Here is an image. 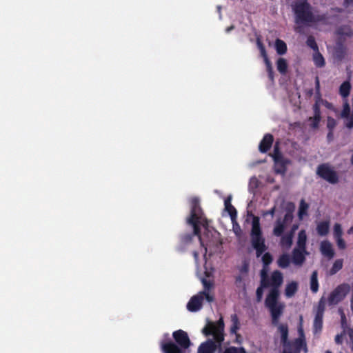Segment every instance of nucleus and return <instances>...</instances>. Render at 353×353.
Instances as JSON below:
<instances>
[{"label": "nucleus", "instance_id": "obj_1", "mask_svg": "<svg viewBox=\"0 0 353 353\" xmlns=\"http://www.w3.org/2000/svg\"><path fill=\"white\" fill-rule=\"evenodd\" d=\"M283 274L279 271H274L268 279H265L262 272V286L272 288L265 301V305L270 312L272 323L278 324L279 319L285 308V304L278 301L279 297V288L283 283Z\"/></svg>", "mask_w": 353, "mask_h": 353}, {"label": "nucleus", "instance_id": "obj_2", "mask_svg": "<svg viewBox=\"0 0 353 353\" xmlns=\"http://www.w3.org/2000/svg\"><path fill=\"white\" fill-rule=\"evenodd\" d=\"M206 253L207 248H201V254H203L201 262H204V270L203 271L202 270H198V274H199V276L205 290L192 296L189 301L187 304V308L190 312H196L199 310L201 307L204 298L208 302H212L214 300L213 296L209 292V290L213 286V281L211 279V276L213 274L214 270L210 265H208Z\"/></svg>", "mask_w": 353, "mask_h": 353}, {"label": "nucleus", "instance_id": "obj_3", "mask_svg": "<svg viewBox=\"0 0 353 353\" xmlns=\"http://www.w3.org/2000/svg\"><path fill=\"white\" fill-rule=\"evenodd\" d=\"M293 10L296 14V23L297 24H306L316 26L322 21L323 17L314 16L310 10V7L305 0H299L294 6Z\"/></svg>", "mask_w": 353, "mask_h": 353}, {"label": "nucleus", "instance_id": "obj_4", "mask_svg": "<svg viewBox=\"0 0 353 353\" xmlns=\"http://www.w3.org/2000/svg\"><path fill=\"white\" fill-rule=\"evenodd\" d=\"M187 222L193 226L195 235L199 236L200 226L207 229V221L203 216L202 212L198 205V200L196 198L191 201V215L188 218Z\"/></svg>", "mask_w": 353, "mask_h": 353}, {"label": "nucleus", "instance_id": "obj_5", "mask_svg": "<svg viewBox=\"0 0 353 353\" xmlns=\"http://www.w3.org/2000/svg\"><path fill=\"white\" fill-rule=\"evenodd\" d=\"M352 285L343 283L338 285L333 290L330 292L325 299V304L330 306H334L343 301L351 290Z\"/></svg>", "mask_w": 353, "mask_h": 353}, {"label": "nucleus", "instance_id": "obj_6", "mask_svg": "<svg viewBox=\"0 0 353 353\" xmlns=\"http://www.w3.org/2000/svg\"><path fill=\"white\" fill-rule=\"evenodd\" d=\"M251 237L252 245L256 249L257 256H259L265 251V245L261 235L259 219L257 216H254L252 219Z\"/></svg>", "mask_w": 353, "mask_h": 353}, {"label": "nucleus", "instance_id": "obj_7", "mask_svg": "<svg viewBox=\"0 0 353 353\" xmlns=\"http://www.w3.org/2000/svg\"><path fill=\"white\" fill-rule=\"evenodd\" d=\"M289 211L286 212L283 219H278L274 224L273 234L276 236L289 232L288 231V226L291 224L293 219L292 211L294 205L292 203L288 204Z\"/></svg>", "mask_w": 353, "mask_h": 353}, {"label": "nucleus", "instance_id": "obj_8", "mask_svg": "<svg viewBox=\"0 0 353 353\" xmlns=\"http://www.w3.org/2000/svg\"><path fill=\"white\" fill-rule=\"evenodd\" d=\"M223 331L224 323L221 318L216 323L208 322L202 332L206 336L212 334L217 343H221L224 340Z\"/></svg>", "mask_w": 353, "mask_h": 353}, {"label": "nucleus", "instance_id": "obj_9", "mask_svg": "<svg viewBox=\"0 0 353 353\" xmlns=\"http://www.w3.org/2000/svg\"><path fill=\"white\" fill-rule=\"evenodd\" d=\"M340 312L341 316V324L343 328V331L341 334L336 336L335 342L337 344H342L344 341H345L347 343L352 345V348L353 350V330L345 327V325L346 323L345 316L343 311H340Z\"/></svg>", "mask_w": 353, "mask_h": 353}, {"label": "nucleus", "instance_id": "obj_10", "mask_svg": "<svg viewBox=\"0 0 353 353\" xmlns=\"http://www.w3.org/2000/svg\"><path fill=\"white\" fill-rule=\"evenodd\" d=\"M317 174L327 181L334 183L337 181L338 177L336 172L327 165H320L317 169Z\"/></svg>", "mask_w": 353, "mask_h": 353}, {"label": "nucleus", "instance_id": "obj_11", "mask_svg": "<svg viewBox=\"0 0 353 353\" xmlns=\"http://www.w3.org/2000/svg\"><path fill=\"white\" fill-rule=\"evenodd\" d=\"M324 310L325 299L323 298H321L319 301L317 312L314 321V330L315 333L320 332L322 329Z\"/></svg>", "mask_w": 353, "mask_h": 353}, {"label": "nucleus", "instance_id": "obj_12", "mask_svg": "<svg viewBox=\"0 0 353 353\" xmlns=\"http://www.w3.org/2000/svg\"><path fill=\"white\" fill-rule=\"evenodd\" d=\"M272 157L274 161L275 171L277 173H283L285 170L286 165L289 163V162L283 158L276 146H275Z\"/></svg>", "mask_w": 353, "mask_h": 353}, {"label": "nucleus", "instance_id": "obj_13", "mask_svg": "<svg viewBox=\"0 0 353 353\" xmlns=\"http://www.w3.org/2000/svg\"><path fill=\"white\" fill-rule=\"evenodd\" d=\"M307 255H309V252L306 249L294 248L292 251V263L295 266L301 267L305 263Z\"/></svg>", "mask_w": 353, "mask_h": 353}, {"label": "nucleus", "instance_id": "obj_14", "mask_svg": "<svg viewBox=\"0 0 353 353\" xmlns=\"http://www.w3.org/2000/svg\"><path fill=\"white\" fill-rule=\"evenodd\" d=\"M298 225H294L289 232H286L281 236L280 239V245L283 250H289L293 243V236L294 232L297 230Z\"/></svg>", "mask_w": 353, "mask_h": 353}, {"label": "nucleus", "instance_id": "obj_15", "mask_svg": "<svg viewBox=\"0 0 353 353\" xmlns=\"http://www.w3.org/2000/svg\"><path fill=\"white\" fill-rule=\"evenodd\" d=\"M173 337L182 348L186 349L190 345V341L187 333L181 330L174 332L173 333Z\"/></svg>", "mask_w": 353, "mask_h": 353}, {"label": "nucleus", "instance_id": "obj_16", "mask_svg": "<svg viewBox=\"0 0 353 353\" xmlns=\"http://www.w3.org/2000/svg\"><path fill=\"white\" fill-rule=\"evenodd\" d=\"M320 251L324 256L330 259L333 258L335 254L333 245L328 241H323L321 242Z\"/></svg>", "mask_w": 353, "mask_h": 353}, {"label": "nucleus", "instance_id": "obj_17", "mask_svg": "<svg viewBox=\"0 0 353 353\" xmlns=\"http://www.w3.org/2000/svg\"><path fill=\"white\" fill-rule=\"evenodd\" d=\"M278 330L285 346L283 353H297L296 351L291 352L288 345L286 344L288 334V326L286 325L283 324L279 325Z\"/></svg>", "mask_w": 353, "mask_h": 353}, {"label": "nucleus", "instance_id": "obj_18", "mask_svg": "<svg viewBox=\"0 0 353 353\" xmlns=\"http://www.w3.org/2000/svg\"><path fill=\"white\" fill-rule=\"evenodd\" d=\"M299 289V283L295 281L287 282L285 286L284 294L287 298H291L295 295Z\"/></svg>", "mask_w": 353, "mask_h": 353}, {"label": "nucleus", "instance_id": "obj_19", "mask_svg": "<svg viewBox=\"0 0 353 353\" xmlns=\"http://www.w3.org/2000/svg\"><path fill=\"white\" fill-rule=\"evenodd\" d=\"M303 323V317L300 316V325L298 329V332L299 334L300 338L296 341V346L298 350H300L301 349H303L305 352H307V347H306V343L304 339V334H303V330L302 326Z\"/></svg>", "mask_w": 353, "mask_h": 353}, {"label": "nucleus", "instance_id": "obj_20", "mask_svg": "<svg viewBox=\"0 0 353 353\" xmlns=\"http://www.w3.org/2000/svg\"><path fill=\"white\" fill-rule=\"evenodd\" d=\"M216 345L212 340H208L200 345L198 348V353H214Z\"/></svg>", "mask_w": 353, "mask_h": 353}, {"label": "nucleus", "instance_id": "obj_21", "mask_svg": "<svg viewBox=\"0 0 353 353\" xmlns=\"http://www.w3.org/2000/svg\"><path fill=\"white\" fill-rule=\"evenodd\" d=\"M316 232L320 236H325L330 230V221L323 220L316 223Z\"/></svg>", "mask_w": 353, "mask_h": 353}, {"label": "nucleus", "instance_id": "obj_22", "mask_svg": "<svg viewBox=\"0 0 353 353\" xmlns=\"http://www.w3.org/2000/svg\"><path fill=\"white\" fill-rule=\"evenodd\" d=\"M257 46H258V48L260 50L261 56L264 59V61H265V65L267 66V69H268V71L269 72L270 77L271 79H272L273 78V77H272V68L270 61V60L268 58V56H267L265 48L263 47V46L262 45V43H261V42L260 41L259 39L257 40Z\"/></svg>", "mask_w": 353, "mask_h": 353}, {"label": "nucleus", "instance_id": "obj_23", "mask_svg": "<svg viewBox=\"0 0 353 353\" xmlns=\"http://www.w3.org/2000/svg\"><path fill=\"white\" fill-rule=\"evenodd\" d=\"M307 240V236L306 231L305 230H300L297 235L295 248L300 249H306Z\"/></svg>", "mask_w": 353, "mask_h": 353}, {"label": "nucleus", "instance_id": "obj_24", "mask_svg": "<svg viewBox=\"0 0 353 353\" xmlns=\"http://www.w3.org/2000/svg\"><path fill=\"white\" fill-rule=\"evenodd\" d=\"M161 348L164 353H184L173 343H161Z\"/></svg>", "mask_w": 353, "mask_h": 353}, {"label": "nucleus", "instance_id": "obj_25", "mask_svg": "<svg viewBox=\"0 0 353 353\" xmlns=\"http://www.w3.org/2000/svg\"><path fill=\"white\" fill-rule=\"evenodd\" d=\"M273 141V137L270 134H266L259 145V150L262 152H265L271 146Z\"/></svg>", "mask_w": 353, "mask_h": 353}, {"label": "nucleus", "instance_id": "obj_26", "mask_svg": "<svg viewBox=\"0 0 353 353\" xmlns=\"http://www.w3.org/2000/svg\"><path fill=\"white\" fill-rule=\"evenodd\" d=\"M224 205L225 211H227L230 214L232 221H234L236 217V212L235 208L231 204V196L225 199Z\"/></svg>", "mask_w": 353, "mask_h": 353}, {"label": "nucleus", "instance_id": "obj_27", "mask_svg": "<svg viewBox=\"0 0 353 353\" xmlns=\"http://www.w3.org/2000/svg\"><path fill=\"white\" fill-rule=\"evenodd\" d=\"M291 262L292 259H290L288 254H283L277 260V264L281 268H286L289 267Z\"/></svg>", "mask_w": 353, "mask_h": 353}, {"label": "nucleus", "instance_id": "obj_28", "mask_svg": "<svg viewBox=\"0 0 353 353\" xmlns=\"http://www.w3.org/2000/svg\"><path fill=\"white\" fill-rule=\"evenodd\" d=\"M343 266V260L341 259H339L335 260L332 267L330 268L328 273L330 275H334L336 274L339 270L342 269Z\"/></svg>", "mask_w": 353, "mask_h": 353}, {"label": "nucleus", "instance_id": "obj_29", "mask_svg": "<svg viewBox=\"0 0 353 353\" xmlns=\"http://www.w3.org/2000/svg\"><path fill=\"white\" fill-rule=\"evenodd\" d=\"M321 120V114L319 109V104L318 103H316L314 107V116L313 118L310 119V125L312 128H316L318 126V124Z\"/></svg>", "mask_w": 353, "mask_h": 353}, {"label": "nucleus", "instance_id": "obj_30", "mask_svg": "<svg viewBox=\"0 0 353 353\" xmlns=\"http://www.w3.org/2000/svg\"><path fill=\"white\" fill-rule=\"evenodd\" d=\"M274 47L279 54H284L287 51L285 43L281 39L276 40Z\"/></svg>", "mask_w": 353, "mask_h": 353}, {"label": "nucleus", "instance_id": "obj_31", "mask_svg": "<svg viewBox=\"0 0 353 353\" xmlns=\"http://www.w3.org/2000/svg\"><path fill=\"white\" fill-rule=\"evenodd\" d=\"M310 288L311 290L316 293L319 290V282L317 279V272H313L310 278Z\"/></svg>", "mask_w": 353, "mask_h": 353}, {"label": "nucleus", "instance_id": "obj_32", "mask_svg": "<svg viewBox=\"0 0 353 353\" xmlns=\"http://www.w3.org/2000/svg\"><path fill=\"white\" fill-rule=\"evenodd\" d=\"M350 88L351 85L348 81L343 83L340 86V94L345 99L349 95Z\"/></svg>", "mask_w": 353, "mask_h": 353}, {"label": "nucleus", "instance_id": "obj_33", "mask_svg": "<svg viewBox=\"0 0 353 353\" xmlns=\"http://www.w3.org/2000/svg\"><path fill=\"white\" fill-rule=\"evenodd\" d=\"M307 210H308V205L304 201H301L300 203L299 213H298L299 218L301 220L303 219L307 215Z\"/></svg>", "mask_w": 353, "mask_h": 353}, {"label": "nucleus", "instance_id": "obj_34", "mask_svg": "<svg viewBox=\"0 0 353 353\" xmlns=\"http://www.w3.org/2000/svg\"><path fill=\"white\" fill-rule=\"evenodd\" d=\"M277 70L282 74H285L288 69V64L285 59L279 58L276 63Z\"/></svg>", "mask_w": 353, "mask_h": 353}, {"label": "nucleus", "instance_id": "obj_35", "mask_svg": "<svg viewBox=\"0 0 353 353\" xmlns=\"http://www.w3.org/2000/svg\"><path fill=\"white\" fill-rule=\"evenodd\" d=\"M313 60H314V64L317 67H323L325 65L324 58L320 53H319L317 52L314 53V54L313 56Z\"/></svg>", "mask_w": 353, "mask_h": 353}, {"label": "nucleus", "instance_id": "obj_36", "mask_svg": "<svg viewBox=\"0 0 353 353\" xmlns=\"http://www.w3.org/2000/svg\"><path fill=\"white\" fill-rule=\"evenodd\" d=\"M334 239L343 236V229L340 223H335L333 227Z\"/></svg>", "mask_w": 353, "mask_h": 353}, {"label": "nucleus", "instance_id": "obj_37", "mask_svg": "<svg viewBox=\"0 0 353 353\" xmlns=\"http://www.w3.org/2000/svg\"><path fill=\"white\" fill-rule=\"evenodd\" d=\"M259 183L260 182L256 177H251L249 182V190L251 192H254L255 190L259 187Z\"/></svg>", "mask_w": 353, "mask_h": 353}, {"label": "nucleus", "instance_id": "obj_38", "mask_svg": "<svg viewBox=\"0 0 353 353\" xmlns=\"http://www.w3.org/2000/svg\"><path fill=\"white\" fill-rule=\"evenodd\" d=\"M231 321L232 323V325L230 328V332L233 334H236L237 330H239V320L236 315H232L231 316Z\"/></svg>", "mask_w": 353, "mask_h": 353}, {"label": "nucleus", "instance_id": "obj_39", "mask_svg": "<svg viewBox=\"0 0 353 353\" xmlns=\"http://www.w3.org/2000/svg\"><path fill=\"white\" fill-rule=\"evenodd\" d=\"M235 284L237 288L244 291L245 290V279L244 276L236 277Z\"/></svg>", "mask_w": 353, "mask_h": 353}, {"label": "nucleus", "instance_id": "obj_40", "mask_svg": "<svg viewBox=\"0 0 353 353\" xmlns=\"http://www.w3.org/2000/svg\"><path fill=\"white\" fill-rule=\"evenodd\" d=\"M336 245L339 250H345L347 248V244L345 240L343 239V236L338 237L334 239Z\"/></svg>", "mask_w": 353, "mask_h": 353}, {"label": "nucleus", "instance_id": "obj_41", "mask_svg": "<svg viewBox=\"0 0 353 353\" xmlns=\"http://www.w3.org/2000/svg\"><path fill=\"white\" fill-rule=\"evenodd\" d=\"M232 222L233 232L236 235V236L241 237L242 234V231L239 224H237V223L236 222V219L234 220V221Z\"/></svg>", "mask_w": 353, "mask_h": 353}, {"label": "nucleus", "instance_id": "obj_42", "mask_svg": "<svg viewBox=\"0 0 353 353\" xmlns=\"http://www.w3.org/2000/svg\"><path fill=\"white\" fill-rule=\"evenodd\" d=\"M223 353H246L244 348L243 347H231L227 348Z\"/></svg>", "mask_w": 353, "mask_h": 353}, {"label": "nucleus", "instance_id": "obj_43", "mask_svg": "<svg viewBox=\"0 0 353 353\" xmlns=\"http://www.w3.org/2000/svg\"><path fill=\"white\" fill-rule=\"evenodd\" d=\"M339 34L341 36L351 37L353 35L352 30L348 26H345L339 30Z\"/></svg>", "mask_w": 353, "mask_h": 353}, {"label": "nucleus", "instance_id": "obj_44", "mask_svg": "<svg viewBox=\"0 0 353 353\" xmlns=\"http://www.w3.org/2000/svg\"><path fill=\"white\" fill-rule=\"evenodd\" d=\"M336 125V121L334 119L328 117L327 120V127L330 130H332Z\"/></svg>", "mask_w": 353, "mask_h": 353}, {"label": "nucleus", "instance_id": "obj_45", "mask_svg": "<svg viewBox=\"0 0 353 353\" xmlns=\"http://www.w3.org/2000/svg\"><path fill=\"white\" fill-rule=\"evenodd\" d=\"M262 261L265 265H268L272 262V257L269 253H265L262 256Z\"/></svg>", "mask_w": 353, "mask_h": 353}, {"label": "nucleus", "instance_id": "obj_46", "mask_svg": "<svg viewBox=\"0 0 353 353\" xmlns=\"http://www.w3.org/2000/svg\"><path fill=\"white\" fill-rule=\"evenodd\" d=\"M267 288L266 286H262V284L256 290V296L258 301H261L263 296V289Z\"/></svg>", "mask_w": 353, "mask_h": 353}, {"label": "nucleus", "instance_id": "obj_47", "mask_svg": "<svg viewBox=\"0 0 353 353\" xmlns=\"http://www.w3.org/2000/svg\"><path fill=\"white\" fill-rule=\"evenodd\" d=\"M276 212V208L275 207H273L272 209H270V210H268V211H265L262 213V215L263 216H265L268 214H270L272 217L274 216V213Z\"/></svg>", "mask_w": 353, "mask_h": 353}, {"label": "nucleus", "instance_id": "obj_48", "mask_svg": "<svg viewBox=\"0 0 353 353\" xmlns=\"http://www.w3.org/2000/svg\"><path fill=\"white\" fill-rule=\"evenodd\" d=\"M350 307H351V310L353 312V282H352V288H351V296H350Z\"/></svg>", "mask_w": 353, "mask_h": 353}, {"label": "nucleus", "instance_id": "obj_49", "mask_svg": "<svg viewBox=\"0 0 353 353\" xmlns=\"http://www.w3.org/2000/svg\"><path fill=\"white\" fill-rule=\"evenodd\" d=\"M321 103H322V105H323L324 106H325L327 108L332 109V110H334V111H335V110H334V108H333V105H332L330 103H329V102H327V101H321Z\"/></svg>", "mask_w": 353, "mask_h": 353}, {"label": "nucleus", "instance_id": "obj_50", "mask_svg": "<svg viewBox=\"0 0 353 353\" xmlns=\"http://www.w3.org/2000/svg\"><path fill=\"white\" fill-rule=\"evenodd\" d=\"M198 255H199V254H198L197 252H194V256L195 261H196V263L197 266H199Z\"/></svg>", "mask_w": 353, "mask_h": 353}, {"label": "nucleus", "instance_id": "obj_51", "mask_svg": "<svg viewBox=\"0 0 353 353\" xmlns=\"http://www.w3.org/2000/svg\"><path fill=\"white\" fill-rule=\"evenodd\" d=\"M353 3V0H345V4L348 6Z\"/></svg>", "mask_w": 353, "mask_h": 353}, {"label": "nucleus", "instance_id": "obj_52", "mask_svg": "<svg viewBox=\"0 0 353 353\" xmlns=\"http://www.w3.org/2000/svg\"><path fill=\"white\" fill-rule=\"evenodd\" d=\"M347 234H353V226L351 227L348 230H347Z\"/></svg>", "mask_w": 353, "mask_h": 353}, {"label": "nucleus", "instance_id": "obj_53", "mask_svg": "<svg viewBox=\"0 0 353 353\" xmlns=\"http://www.w3.org/2000/svg\"><path fill=\"white\" fill-rule=\"evenodd\" d=\"M232 29H233V26H231V27H230V28H227V29H226V31H227V32H229V31H230V30H232Z\"/></svg>", "mask_w": 353, "mask_h": 353}, {"label": "nucleus", "instance_id": "obj_54", "mask_svg": "<svg viewBox=\"0 0 353 353\" xmlns=\"http://www.w3.org/2000/svg\"><path fill=\"white\" fill-rule=\"evenodd\" d=\"M199 239L201 241V243L203 244V242H202V239L199 236Z\"/></svg>", "mask_w": 353, "mask_h": 353}, {"label": "nucleus", "instance_id": "obj_55", "mask_svg": "<svg viewBox=\"0 0 353 353\" xmlns=\"http://www.w3.org/2000/svg\"><path fill=\"white\" fill-rule=\"evenodd\" d=\"M325 353H332V352L327 350Z\"/></svg>", "mask_w": 353, "mask_h": 353}, {"label": "nucleus", "instance_id": "obj_56", "mask_svg": "<svg viewBox=\"0 0 353 353\" xmlns=\"http://www.w3.org/2000/svg\"><path fill=\"white\" fill-rule=\"evenodd\" d=\"M351 161H352V163H353V154H352V157Z\"/></svg>", "mask_w": 353, "mask_h": 353}, {"label": "nucleus", "instance_id": "obj_57", "mask_svg": "<svg viewBox=\"0 0 353 353\" xmlns=\"http://www.w3.org/2000/svg\"><path fill=\"white\" fill-rule=\"evenodd\" d=\"M217 8H218L219 11H220V9H221L220 6H218Z\"/></svg>", "mask_w": 353, "mask_h": 353}, {"label": "nucleus", "instance_id": "obj_58", "mask_svg": "<svg viewBox=\"0 0 353 353\" xmlns=\"http://www.w3.org/2000/svg\"><path fill=\"white\" fill-rule=\"evenodd\" d=\"M340 353H342V352H340Z\"/></svg>", "mask_w": 353, "mask_h": 353}]
</instances>
